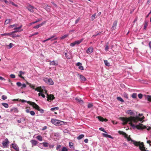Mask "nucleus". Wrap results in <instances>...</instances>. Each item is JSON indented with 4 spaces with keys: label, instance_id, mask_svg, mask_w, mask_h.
I'll list each match as a JSON object with an SVG mask.
<instances>
[{
    "label": "nucleus",
    "instance_id": "obj_46",
    "mask_svg": "<svg viewBox=\"0 0 151 151\" xmlns=\"http://www.w3.org/2000/svg\"><path fill=\"white\" fill-rule=\"evenodd\" d=\"M147 100L148 101H151V96L150 95H147Z\"/></svg>",
    "mask_w": 151,
    "mask_h": 151
},
{
    "label": "nucleus",
    "instance_id": "obj_47",
    "mask_svg": "<svg viewBox=\"0 0 151 151\" xmlns=\"http://www.w3.org/2000/svg\"><path fill=\"white\" fill-rule=\"evenodd\" d=\"M96 16V14H95L91 16V19L92 21H93L95 19Z\"/></svg>",
    "mask_w": 151,
    "mask_h": 151
},
{
    "label": "nucleus",
    "instance_id": "obj_2",
    "mask_svg": "<svg viewBox=\"0 0 151 151\" xmlns=\"http://www.w3.org/2000/svg\"><path fill=\"white\" fill-rule=\"evenodd\" d=\"M134 144L136 146H139V149L141 151H145V150L147 149V148H146L145 147L143 142H134Z\"/></svg>",
    "mask_w": 151,
    "mask_h": 151
},
{
    "label": "nucleus",
    "instance_id": "obj_62",
    "mask_svg": "<svg viewBox=\"0 0 151 151\" xmlns=\"http://www.w3.org/2000/svg\"><path fill=\"white\" fill-rule=\"evenodd\" d=\"M75 45V43L74 42H73L70 44V46L71 47H73Z\"/></svg>",
    "mask_w": 151,
    "mask_h": 151
},
{
    "label": "nucleus",
    "instance_id": "obj_31",
    "mask_svg": "<svg viewBox=\"0 0 151 151\" xmlns=\"http://www.w3.org/2000/svg\"><path fill=\"white\" fill-rule=\"evenodd\" d=\"M12 35V32H10L9 33H5L1 34L2 36H11Z\"/></svg>",
    "mask_w": 151,
    "mask_h": 151
},
{
    "label": "nucleus",
    "instance_id": "obj_64",
    "mask_svg": "<svg viewBox=\"0 0 151 151\" xmlns=\"http://www.w3.org/2000/svg\"><path fill=\"white\" fill-rule=\"evenodd\" d=\"M118 133L120 134L123 135V134H124V132H123L119 131H118Z\"/></svg>",
    "mask_w": 151,
    "mask_h": 151
},
{
    "label": "nucleus",
    "instance_id": "obj_53",
    "mask_svg": "<svg viewBox=\"0 0 151 151\" xmlns=\"http://www.w3.org/2000/svg\"><path fill=\"white\" fill-rule=\"evenodd\" d=\"M93 105L91 103H89L88 104V108H91L93 106Z\"/></svg>",
    "mask_w": 151,
    "mask_h": 151
},
{
    "label": "nucleus",
    "instance_id": "obj_57",
    "mask_svg": "<svg viewBox=\"0 0 151 151\" xmlns=\"http://www.w3.org/2000/svg\"><path fill=\"white\" fill-rule=\"evenodd\" d=\"M29 108V107H27L26 108V111L27 113L30 112L29 109H28V108Z\"/></svg>",
    "mask_w": 151,
    "mask_h": 151
},
{
    "label": "nucleus",
    "instance_id": "obj_18",
    "mask_svg": "<svg viewBox=\"0 0 151 151\" xmlns=\"http://www.w3.org/2000/svg\"><path fill=\"white\" fill-rule=\"evenodd\" d=\"M28 9L31 12H33L34 9H35L31 5H29V6L27 7Z\"/></svg>",
    "mask_w": 151,
    "mask_h": 151
},
{
    "label": "nucleus",
    "instance_id": "obj_61",
    "mask_svg": "<svg viewBox=\"0 0 151 151\" xmlns=\"http://www.w3.org/2000/svg\"><path fill=\"white\" fill-rule=\"evenodd\" d=\"M22 86V87L21 88H25V87H26V85L24 83V84H22V86Z\"/></svg>",
    "mask_w": 151,
    "mask_h": 151
},
{
    "label": "nucleus",
    "instance_id": "obj_60",
    "mask_svg": "<svg viewBox=\"0 0 151 151\" xmlns=\"http://www.w3.org/2000/svg\"><path fill=\"white\" fill-rule=\"evenodd\" d=\"M10 76L11 78H15V75H14L13 74H11L10 75Z\"/></svg>",
    "mask_w": 151,
    "mask_h": 151
},
{
    "label": "nucleus",
    "instance_id": "obj_13",
    "mask_svg": "<svg viewBox=\"0 0 151 151\" xmlns=\"http://www.w3.org/2000/svg\"><path fill=\"white\" fill-rule=\"evenodd\" d=\"M4 1L5 3L7 4H12V5L15 6H17V5L16 4H15L13 2L11 1Z\"/></svg>",
    "mask_w": 151,
    "mask_h": 151
},
{
    "label": "nucleus",
    "instance_id": "obj_36",
    "mask_svg": "<svg viewBox=\"0 0 151 151\" xmlns=\"http://www.w3.org/2000/svg\"><path fill=\"white\" fill-rule=\"evenodd\" d=\"M68 34L64 35L63 36H62V37H60V39L61 40H63L66 38V37H68Z\"/></svg>",
    "mask_w": 151,
    "mask_h": 151
},
{
    "label": "nucleus",
    "instance_id": "obj_10",
    "mask_svg": "<svg viewBox=\"0 0 151 151\" xmlns=\"http://www.w3.org/2000/svg\"><path fill=\"white\" fill-rule=\"evenodd\" d=\"M117 23V21L115 20L114 22L113 23V25L112 27H111V29L113 31V30H114L116 29V25Z\"/></svg>",
    "mask_w": 151,
    "mask_h": 151
},
{
    "label": "nucleus",
    "instance_id": "obj_41",
    "mask_svg": "<svg viewBox=\"0 0 151 151\" xmlns=\"http://www.w3.org/2000/svg\"><path fill=\"white\" fill-rule=\"evenodd\" d=\"M44 93V92L39 93H38V96H41L42 97L44 98L45 97V95L42 93Z\"/></svg>",
    "mask_w": 151,
    "mask_h": 151
},
{
    "label": "nucleus",
    "instance_id": "obj_63",
    "mask_svg": "<svg viewBox=\"0 0 151 151\" xmlns=\"http://www.w3.org/2000/svg\"><path fill=\"white\" fill-rule=\"evenodd\" d=\"M61 147V145H57L56 147V150H58Z\"/></svg>",
    "mask_w": 151,
    "mask_h": 151
},
{
    "label": "nucleus",
    "instance_id": "obj_52",
    "mask_svg": "<svg viewBox=\"0 0 151 151\" xmlns=\"http://www.w3.org/2000/svg\"><path fill=\"white\" fill-rule=\"evenodd\" d=\"M101 33V32H99V33H97L95 35H93L92 37H95L96 36H97L98 35H100Z\"/></svg>",
    "mask_w": 151,
    "mask_h": 151
},
{
    "label": "nucleus",
    "instance_id": "obj_12",
    "mask_svg": "<svg viewBox=\"0 0 151 151\" xmlns=\"http://www.w3.org/2000/svg\"><path fill=\"white\" fill-rule=\"evenodd\" d=\"M51 122L52 124L55 125L58 124H59V121L55 119H52L51 120Z\"/></svg>",
    "mask_w": 151,
    "mask_h": 151
},
{
    "label": "nucleus",
    "instance_id": "obj_59",
    "mask_svg": "<svg viewBox=\"0 0 151 151\" xmlns=\"http://www.w3.org/2000/svg\"><path fill=\"white\" fill-rule=\"evenodd\" d=\"M17 85L19 86L20 87L22 86V84L20 82H18L17 83Z\"/></svg>",
    "mask_w": 151,
    "mask_h": 151
},
{
    "label": "nucleus",
    "instance_id": "obj_6",
    "mask_svg": "<svg viewBox=\"0 0 151 151\" xmlns=\"http://www.w3.org/2000/svg\"><path fill=\"white\" fill-rule=\"evenodd\" d=\"M135 127L138 129H146L147 127L146 126H144L142 124H139L138 125H136Z\"/></svg>",
    "mask_w": 151,
    "mask_h": 151
},
{
    "label": "nucleus",
    "instance_id": "obj_24",
    "mask_svg": "<svg viewBox=\"0 0 151 151\" xmlns=\"http://www.w3.org/2000/svg\"><path fill=\"white\" fill-rule=\"evenodd\" d=\"M102 134L103 136L104 137H109V138H111L112 139H113V138L111 136V135H109V134H106L105 133H102Z\"/></svg>",
    "mask_w": 151,
    "mask_h": 151
},
{
    "label": "nucleus",
    "instance_id": "obj_40",
    "mask_svg": "<svg viewBox=\"0 0 151 151\" xmlns=\"http://www.w3.org/2000/svg\"><path fill=\"white\" fill-rule=\"evenodd\" d=\"M132 97L133 99H136L137 97V94L136 93H134L132 95Z\"/></svg>",
    "mask_w": 151,
    "mask_h": 151
},
{
    "label": "nucleus",
    "instance_id": "obj_30",
    "mask_svg": "<svg viewBox=\"0 0 151 151\" xmlns=\"http://www.w3.org/2000/svg\"><path fill=\"white\" fill-rule=\"evenodd\" d=\"M36 138L40 141H42V136L40 135H39L36 137Z\"/></svg>",
    "mask_w": 151,
    "mask_h": 151
},
{
    "label": "nucleus",
    "instance_id": "obj_27",
    "mask_svg": "<svg viewBox=\"0 0 151 151\" xmlns=\"http://www.w3.org/2000/svg\"><path fill=\"white\" fill-rule=\"evenodd\" d=\"M13 101H21L22 102H27V103H28V102L29 101H27L25 100H21V99H20L19 100V99H14V100H13Z\"/></svg>",
    "mask_w": 151,
    "mask_h": 151
},
{
    "label": "nucleus",
    "instance_id": "obj_22",
    "mask_svg": "<svg viewBox=\"0 0 151 151\" xmlns=\"http://www.w3.org/2000/svg\"><path fill=\"white\" fill-rule=\"evenodd\" d=\"M127 113L128 114H130L131 116H134V113L133 111L131 110H129L127 111Z\"/></svg>",
    "mask_w": 151,
    "mask_h": 151
},
{
    "label": "nucleus",
    "instance_id": "obj_8",
    "mask_svg": "<svg viewBox=\"0 0 151 151\" xmlns=\"http://www.w3.org/2000/svg\"><path fill=\"white\" fill-rule=\"evenodd\" d=\"M45 81L47 84L51 85H52L53 84V81L50 78H45L44 80Z\"/></svg>",
    "mask_w": 151,
    "mask_h": 151
},
{
    "label": "nucleus",
    "instance_id": "obj_42",
    "mask_svg": "<svg viewBox=\"0 0 151 151\" xmlns=\"http://www.w3.org/2000/svg\"><path fill=\"white\" fill-rule=\"evenodd\" d=\"M117 99L118 100H119V101H121V102H124V100L122 99V98H121L120 97H117Z\"/></svg>",
    "mask_w": 151,
    "mask_h": 151
},
{
    "label": "nucleus",
    "instance_id": "obj_32",
    "mask_svg": "<svg viewBox=\"0 0 151 151\" xmlns=\"http://www.w3.org/2000/svg\"><path fill=\"white\" fill-rule=\"evenodd\" d=\"M84 136V135L83 134H82L79 135L77 137V139L79 140L83 138Z\"/></svg>",
    "mask_w": 151,
    "mask_h": 151
},
{
    "label": "nucleus",
    "instance_id": "obj_5",
    "mask_svg": "<svg viewBox=\"0 0 151 151\" xmlns=\"http://www.w3.org/2000/svg\"><path fill=\"white\" fill-rule=\"evenodd\" d=\"M18 26V24H14L10 25L9 26V27L10 28H12L14 27L15 28H14V29H19L22 28V25H21L19 27H17Z\"/></svg>",
    "mask_w": 151,
    "mask_h": 151
},
{
    "label": "nucleus",
    "instance_id": "obj_19",
    "mask_svg": "<svg viewBox=\"0 0 151 151\" xmlns=\"http://www.w3.org/2000/svg\"><path fill=\"white\" fill-rule=\"evenodd\" d=\"M30 142L32 145V147L33 146H36L37 144V142L35 140H32Z\"/></svg>",
    "mask_w": 151,
    "mask_h": 151
},
{
    "label": "nucleus",
    "instance_id": "obj_35",
    "mask_svg": "<svg viewBox=\"0 0 151 151\" xmlns=\"http://www.w3.org/2000/svg\"><path fill=\"white\" fill-rule=\"evenodd\" d=\"M11 21V19H6L5 22L4 24L6 25L7 24L10 22Z\"/></svg>",
    "mask_w": 151,
    "mask_h": 151
},
{
    "label": "nucleus",
    "instance_id": "obj_4",
    "mask_svg": "<svg viewBox=\"0 0 151 151\" xmlns=\"http://www.w3.org/2000/svg\"><path fill=\"white\" fill-rule=\"evenodd\" d=\"M9 143L8 139L7 138H6L2 142V145L3 147L4 148L8 147V146Z\"/></svg>",
    "mask_w": 151,
    "mask_h": 151
},
{
    "label": "nucleus",
    "instance_id": "obj_3",
    "mask_svg": "<svg viewBox=\"0 0 151 151\" xmlns=\"http://www.w3.org/2000/svg\"><path fill=\"white\" fill-rule=\"evenodd\" d=\"M28 104H29L30 105L32 106L33 108L35 109L38 111H40L41 113L44 112V110L42 109H40V107L35 103L31 101L28 102Z\"/></svg>",
    "mask_w": 151,
    "mask_h": 151
},
{
    "label": "nucleus",
    "instance_id": "obj_15",
    "mask_svg": "<svg viewBox=\"0 0 151 151\" xmlns=\"http://www.w3.org/2000/svg\"><path fill=\"white\" fill-rule=\"evenodd\" d=\"M46 22L44 21L42 22L41 24H38L37 25H36V26H35L33 27V28L34 29H37L40 27L42 26L43 24H44Z\"/></svg>",
    "mask_w": 151,
    "mask_h": 151
},
{
    "label": "nucleus",
    "instance_id": "obj_33",
    "mask_svg": "<svg viewBox=\"0 0 151 151\" xmlns=\"http://www.w3.org/2000/svg\"><path fill=\"white\" fill-rule=\"evenodd\" d=\"M148 25V22L147 21H145V24L144 25V29H145Z\"/></svg>",
    "mask_w": 151,
    "mask_h": 151
},
{
    "label": "nucleus",
    "instance_id": "obj_29",
    "mask_svg": "<svg viewBox=\"0 0 151 151\" xmlns=\"http://www.w3.org/2000/svg\"><path fill=\"white\" fill-rule=\"evenodd\" d=\"M26 83L28 85H29V86L31 88H32L33 89H35V86L33 85H32L31 83L27 82Z\"/></svg>",
    "mask_w": 151,
    "mask_h": 151
},
{
    "label": "nucleus",
    "instance_id": "obj_20",
    "mask_svg": "<svg viewBox=\"0 0 151 151\" xmlns=\"http://www.w3.org/2000/svg\"><path fill=\"white\" fill-rule=\"evenodd\" d=\"M79 76L82 81H84L86 80V78L83 75H79Z\"/></svg>",
    "mask_w": 151,
    "mask_h": 151
},
{
    "label": "nucleus",
    "instance_id": "obj_45",
    "mask_svg": "<svg viewBox=\"0 0 151 151\" xmlns=\"http://www.w3.org/2000/svg\"><path fill=\"white\" fill-rule=\"evenodd\" d=\"M123 96L127 99H128V94L124 92V93Z\"/></svg>",
    "mask_w": 151,
    "mask_h": 151
},
{
    "label": "nucleus",
    "instance_id": "obj_23",
    "mask_svg": "<svg viewBox=\"0 0 151 151\" xmlns=\"http://www.w3.org/2000/svg\"><path fill=\"white\" fill-rule=\"evenodd\" d=\"M83 40V39H82L78 41H75L74 42L75 43L76 45H78Z\"/></svg>",
    "mask_w": 151,
    "mask_h": 151
},
{
    "label": "nucleus",
    "instance_id": "obj_58",
    "mask_svg": "<svg viewBox=\"0 0 151 151\" xmlns=\"http://www.w3.org/2000/svg\"><path fill=\"white\" fill-rule=\"evenodd\" d=\"M123 135L124 136V137L126 138H127V137H129L128 136V135L125 132L124 133V134H123Z\"/></svg>",
    "mask_w": 151,
    "mask_h": 151
},
{
    "label": "nucleus",
    "instance_id": "obj_38",
    "mask_svg": "<svg viewBox=\"0 0 151 151\" xmlns=\"http://www.w3.org/2000/svg\"><path fill=\"white\" fill-rule=\"evenodd\" d=\"M2 105L6 108H7L9 107V105L7 103H2Z\"/></svg>",
    "mask_w": 151,
    "mask_h": 151
},
{
    "label": "nucleus",
    "instance_id": "obj_51",
    "mask_svg": "<svg viewBox=\"0 0 151 151\" xmlns=\"http://www.w3.org/2000/svg\"><path fill=\"white\" fill-rule=\"evenodd\" d=\"M30 113L32 116H34L35 115V113L33 111H30Z\"/></svg>",
    "mask_w": 151,
    "mask_h": 151
},
{
    "label": "nucleus",
    "instance_id": "obj_14",
    "mask_svg": "<svg viewBox=\"0 0 151 151\" xmlns=\"http://www.w3.org/2000/svg\"><path fill=\"white\" fill-rule=\"evenodd\" d=\"M76 65L79 67L78 68L80 69L81 70H84L83 67L82 66L81 63L80 62L76 64Z\"/></svg>",
    "mask_w": 151,
    "mask_h": 151
},
{
    "label": "nucleus",
    "instance_id": "obj_34",
    "mask_svg": "<svg viewBox=\"0 0 151 151\" xmlns=\"http://www.w3.org/2000/svg\"><path fill=\"white\" fill-rule=\"evenodd\" d=\"M42 144L45 147H47L49 145V144L46 142H43L42 143Z\"/></svg>",
    "mask_w": 151,
    "mask_h": 151
},
{
    "label": "nucleus",
    "instance_id": "obj_25",
    "mask_svg": "<svg viewBox=\"0 0 151 151\" xmlns=\"http://www.w3.org/2000/svg\"><path fill=\"white\" fill-rule=\"evenodd\" d=\"M10 111H13L14 112L18 113V110L16 108L14 107L11 109Z\"/></svg>",
    "mask_w": 151,
    "mask_h": 151
},
{
    "label": "nucleus",
    "instance_id": "obj_28",
    "mask_svg": "<svg viewBox=\"0 0 151 151\" xmlns=\"http://www.w3.org/2000/svg\"><path fill=\"white\" fill-rule=\"evenodd\" d=\"M109 43L108 42L106 43V45L105 46V50L106 51H107L108 50L109 47Z\"/></svg>",
    "mask_w": 151,
    "mask_h": 151
},
{
    "label": "nucleus",
    "instance_id": "obj_56",
    "mask_svg": "<svg viewBox=\"0 0 151 151\" xmlns=\"http://www.w3.org/2000/svg\"><path fill=\"white\" fill-rule=\"evenodd\" d=\"M2 99L3 100H5L7 99V96L5 95H3L2 96Z\"/></svg>",
    "mask_w": 151,
    "mask_h": 151
},
{
    "label": "nucleus",
    "instance_id": "obj_48",
    "mask_svg": "<svg viewBox=\"0 0 151 151\" xmlns=\"http://www.w3.org/2000/svg\"><path fill=\"white\" fill-rule=\"evenodd\" d=\"M73 143L70 142L69 144V147H70L71 148H73Z\"/></svg>",
    "mask_w": 151,
    "mask_h": 151
},
{
    "label": "nucleus",
    "instance_id": "obj_43",
    "mask_svg": "<svg viewBox=\"0 0 151 151\" xmlns=\"http://www.w3.org/2000/svg\"><path fill=\"white\" fill-rule=\"evenodd\" d=\"M99 120L101 122H103L104 121V119L102 117L100 116H98L97 117Z\"/></svg>",
    "mask_w": 151,
    "mask_h": 151
},
{
    "label": "nucleus",
    "instance_id": "obj_7",
    "mask_svg": "<svg viewBox=\"0 0 151 151\" xmlns=\"http://www.w3.org/2000/svg\"><path fill=\"white\" fill-rule=\"evenodd\" d=\"M47 100L48 101H49L50 100H53L55 98L53 94H50L49 95L48 94H47Z\"/></svg>",
    "mask_w": 151,
    "mask_h": 151
},
{
    "label": "nucleus",
    "instance_id": "obj_55",
    "mask_svg": "<svg viewBox=\"0 0 151 151\" xmlns=\"http://www.w3.org/2000/svg\"><path fill=\"white\" fill-rule=\"evenodd\" d=\"M68 149H67L66 147H64L62 149V151H67Z\"/></svg>",
    "mask_w": 151,
    "mask_h": 151
},
{
    "label": "nucleus",
    "instance_id": "obj_9",
    "mask_svg": "<svg viewBox=\"0 0 151 151\" xmlns=\"http://www.w3.org/2000/svg\"><path fill=\"white\" fill-rule=\"evenodd\" d=\"M11 147L16 151H19V150L18 147L16 144H12L11 145Z\"/></svg>",
    "mask_w": 151,
    "mask_h": 151
},
{
    "label": "nucleus",
    "instance_id": "obj_21",
    "mask_svg": "<svg viewBox=\"0 0 151 151\" xmlns=\"http://www.w3.org/2000/svg\"><path fill=\"white\" fill-rule=\"evenodd\" d=\"M50 65H58V62L55 61H53L50 62Z\"/></svg>",
    "mask_w": 151,
    "mask_h": 151
},
{
    "label": "nucleus",
    "instance_id": "obj_16",
    "mask_svg": "<svg viewBox=\"0 0 151 151\" xmlns=\"http://www.w3.org/2000/svg\"><path fill=\"white\" fill-rule=\"evenodd\" d=\"M35 90L38 92H39L40 93L41 92H43L44 91V90L42 88L41 86L35 88Z\"/></svg>",
    "mask_w": 151,
    "mask_h": 151
},
{
    "label": "nucleus",
    "instance_id": "obj_39",
    "mask_svg": "<svg viewBox=\"0 0 151 151\" xmlns=\"http://www.w3.org/2000/svg\"><path fill=\"white\" fill-rule=\"evenodd\" d=\"M128 141H131L133 143V144H134V142H136L135 141H134L133 140H132L131 137H130V136H129V137H127V138Z\"/></svg>",
    "mask_w": 151,
    "mask_h": 151
},
{
    "label": "nucleus",
    "instance_id": "obj_1",
    "mask_svg": "<svg viewBox=\"0 0 151 151\" xmlns=\"http://www.w3.org/2000/svg\"><path fill=\"white\" fill-rule=\"evenodd\" d=\"M144 118L145 117L144 116L142 118H140L139 116H130L129 117H121L120 118L121 120L123 122L122 123L123 125H125L127 124L128 122H129V124L132 127H134L135 125L132 123V122L135 123H137L139 121H142V122H143V121H142Z\"/></svg>",
    "mask_w": 151,
    "mask_h": 151
},
{
    "label": "nucleus",
    "instance_id": "obj_37",
    "mask_svg": "<svg viewBox=\"0 0 151 151\" xmlns=\"http://www.w3.org/2000/svg\"><path fill=\"white\" fill-rule=\"evenodd\" d=\"M104 62L105 65L106 66H110V63L108 62L107 60H104Z\"/></svg>",
    "mask_w": 151,
    "mask_h": 151
},
{
    "label": "nucleus",
    "instance_id": "obj_11",
    "mask_svg": "<svg viewBox=\"0 0 151 151\" xmlns=\"http://www.w3.org/2000/svg\"><path fill=\"white\" fill-rule=\"evenodd\" d=\"M93 48L92 47H90L86 51V52L88 54L91 53L93 52Z\"/></svg>",
    "mask_w": 151,
    "mask_h": 151
},
{
    "label": "nucleus",
    "instance_id": "obj_44",
    "mask_svg": "<svg viewBox=\"0 0 151 151\" xmlns=\"http://www.w3.org/2000/svg\"><path fill=\"white\" fill-rule=\"evenodd\" d=\"M17 30H15L14 31H13L12 32V34H14V33H16V32H21V31H23V29H21L20 30H18V29H16Z\"/></svg>",
    "mask_w": 151,
    "mask_h": 151
},
{
    "label": "nucleus",
    "instance_id": "obj_17",
    "mask_svg": "<svg viewBox=\"0 0 151 151\" xmlns=\"http://www.w3.org/2000/svg\"><path fill=\"white\" fill-rule=\"evenodd\" d=\"M24 72H23L22 71H20L19 72V74L18 75V76L21 78L23 79H24V77L22 76V75H23L24 74Z\"/></svg>",
    "mask_w": 151,
    "mask_h": 151
},
{
    "label": "nucleus",
    "instance_id": "obj_50",
    "mask_svg": "<svg viewBox=\"0 0 151 151\" xmlns=\"http://www.w3.org/2000/svg\"><path fill=\"white\" fill-rule=\"evenodd\" d=\"M99 130L102 131L104 132L105 133H107V132H106V131L103 128L101 127L99 128Z\"/></svg>",
    "mask_w": 151,
    "mask_h": 151
},
{
    "label": "nucleus",
    "instance_id": "obj_49",
    "mask_svg": "<svg viewBox=\"0 0 151 151\" xmlns=\"http://www.w3.org/2000/svg\"><path fill=\"white\" fill-rule=\"evenodd\" d=\"M65 56L68 59H70V56L68 55V54L67 53H65Z\"/></svg>",
    "mask_w": 151,
    "mask_h": 151
},
{
    "label": "nucleus",
    "instance_id": "obj_54",
    "mask_svg": "<svg viewBox=\"0 0 151 151\" xmlns=\"http://www.w3.org/2000/svg\"><path fill=\"white\" fill-rule=\"evenodd\" d=\"M142 94L141 93H139L138 95V97L140 99H141L142 98Z\"/></svg>",
    "mask_w": 151,
    "mask_h": 151
},
{
    "label": "nucleus",
    "instance_id": "obj_26",
    "mask_svg": "<svg viewBox=\"0 0 151 151\" xmlns=\"http://www.w3.org/2000/svg\"><path fill=\"white\" fill-rule=\"evenodd\" d=\"M76 100L77 101V102H79L81 104H83V101L80 99L76 98Z\"/></svg>",
    "mask_w": 151,
    "mask_h": 151
}]
</instances>
